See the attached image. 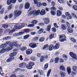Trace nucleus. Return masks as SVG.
Listing matches in <instances>:
<instances>
[{
  "label": "nucleus",
  "instance_id": "obj_1",
  "mask_svg": "<svg viewBox=\"0 0 77 77\" xmlns=\"http://www.w3.org/2000/svg\"><path fill=\"white\" fill-rule=\"evenodd\" d=\"M40 13V10H38L36 11V10H34L33 11H31L30 12L28 13V16H30L32 15H38Z\"/></svg>",
  "mask_w": 77,
  "mask_h": 77
},
{
  "label": "nucleus",
  "instance_id": "obj_2",
  "mask_svg": "<svg viewBox=\"0 0 77 77\" xmlns=\"http://www.w3.org/2000/svg\"><path fill=\"white\" fill-rule=\"evenodd\" d=\"M60 41L62 42L66 41V36L65 35H61L60 36Z\"/></svg>",
  "mask_w": 77,
  "mask_h": 77
},
{
  "label": "nucleus",
  "instance_id": "obj_3",
  "mask_svg": "<svg viewBox=\"0 0 77 77\" xmlns=\"http://www.w3.org/2000/svg\"><path fill=\"white\" fill-rule=\"evenodd\" d=\"M21 14V11H17L16 10L14 12V17H19Z\"/></svg>",
  "mask_w": 77,
  "mask_h": 77
},
{
  "label": "nucleus",
  "instance_id": "obj_4",
  "mask_svg": "<svg viewBox=\"0 0 77 77\" xmlns=\"http://www.w3.org/2000/svg\"><path fill=\"white\" fill-rule=\"evenodd\" d=\"M69 55L73 59L77 60V56L73 52H70Z\"/></svg>",
  "mask_w": 77,
  "mask_h": 77
},
{
  "label": "nucleus",
  "instance_id": "obj_5",
  "mask_svg": "<svg viewBox=\"0 0 77 77\" xmlns=\"http://www.w3.org/2000/svg\"><path fill=\"white\" fill-rule=\"evenodd\" d=\"M13 43L12 42L11 43L10 45L9 46L7 47L6 48V50H7L8 51H9L10 50H12V49L14 47V45H13Z\"/></svg>",
  "mask_w": 77,
  "mask_h": 77
},
{
  "label": "nucleus",
  "instance_id": "obj_6",
  "mask_svg": "<svg viewBox=\"0 0 77 77\" xmlns=\"http://www.w3.org/2000/svg\"><path fill=\"white\" fill-rule=\"evenodd\" d=\"M51 9L52 10L51 11V14L52 15H56V12H55V11L56 10V8L55 7H51Z\"/></svg>",
  "mask_w": 77,
  "mask_h": 77
},
{
  "label": "nucleus",
  "instance_id": "obj_7",
  "mask_svg": "<svg viewBox=\"0 0 77 77\" xmlns=\"http://www.w3.org/2000/svg\"><path fill=\"white\" fill-rule=\"evenodd\" d=\"M12 42L13 47L14 46V47H17V48H20V47L21 46L20 45L18 44V42L14 41Z\"/></svg>",
  "mask_w": 77,
  "mask_h": 77
},
{
  "label": "nucleus",
  "instance_id": "obj_8",
  "mask_svg": "<svg viewBox=\"0 0 77 77\" xmlns=\"http://www.w3.org/2000/svg\"><path fill=\"white\" fill-rule=\"evenodd\" d=\"M16 2V0H8L7 4L8 5H10L12 2V3H15Z\"/></svg>",
  "mask_w": 77,
  "mask_h": 77
},
{
  "label": "nucleus",
  "instance_id": "obj_9",
  "mask_svg": "<svg viewBox=\"0 0 77 77\" xmlns=\"http://www.w3.org/2000/svg\"><path fill=\"white\" fill-rule=\"evenodd\" d=\"M29 46L30 47H31V48H35V47H37L36 44L32 43H30L29 44Z\"/></svg>",
  "mask_w": 77,
  "mask_h": 77
},
{
  "label": "nucleus",
  "instance_id": "obj_10",
  "mask_svg": "<svg viewBox=\"0 0 77 77\" xmlns=\"http://www.w3.org/2000/svg\"><path fill=\"white\" fill-rule=\"evenodd\" d=\"M21 28V26L20 25V24H17L14 26V29L16 30V29H20Z\"/></svg>",
  "mask_w": 77,
  "mask_h": 77
},
{
  "label": "nucleus",
  "instance_id": "obj_11",
  "mask_svg": "<svg viewBox=\"0 0 77 77\" xmlns=\"http://www.w3.org/2000/svg\"><path fill=\"white\" fill-rule=\"evenodd\" d=\"M26 54L29 55L32 53V50L31 49H27L26 51Z\"/></svg>",
  "mask_w": 77,
  "mask_h": 77
},
{
  "label": "nucleus",
  "instance_id": "obj_12",
  "mask_svg": "<svg viewBox=\"0 0 77 77\" xmlns=\"http://www.w3.org/2000/svg\"><path fill=\"white\" fill-rule=\"evenodd\" d=\"M26 66V63H22L19 64V67L21 68H24L25 66Z\"/></svg>",
  "mask_w": 77,
  "mask_h": 77
},
{
  "label": "nucleus",
  "instance_id": "obj_13",
  "mask_svg": "<svg viewBox=\"0 0 77 77\" xmlns=\"http://www.w3.org/2000/svg\"><path fill=\"white\" fill-rule=\"evenodd\" d=\"M48 18H45L44 19L45 23L46 24H48L50 23V20Z\"/></svg>",
  "mask_w": 77,
  "mask_h": 77
},
{
  "label": "nucleus",
  "instance_id": "obj_14",
  "mask_svg": "<svg viewBox=\"0 0 77 77\" xmlns=\"http://www.w3.org/2000/svg\"><path fill=\"white\" fill-rule=\"evenodd\" d=\"M30 7V4L29 2H27L26 3L25 5V8L26 9H29Z\"/></svg>",
  "mask_w": 77,
  "mask_h": 77
},
{
  "label": "nucleus",
  "instance_id": "obj_15",
  "mask_svg": "<svg viewBox=\"0 0 77 77\" xmlns=\"http://www.w3.org/2000/svg\"><path fill=\"white\" fill-rule=\"evenodd\" d=\"M59 46H60V44L59 43H58L56 44L54 47V48L55 49V50H57V49L59 48Z\"/></svg>",
  "mask_w": 77,
  "mask_h": 77
},
{
  "label": "nucleus",
  "instance_id": "obj_16",
  "mask_svg": "<svg viewBox=\"0 0 77 77\" xmlns=\"http://www.w3.org/2000/svg\"><path fill=\"white\" fill-rule=\"evenodd\" d=\"M67 31L69 33H72L73 32L72 29V28L70 27H69L68 28Z\"/></svg>",
  "mask_w": 77,
  "mask_h": 77
},
{
  "label": "nucleus",
  "instance_id": "obj_17",
  "mask_svg": "<svg viewBox=\"0 0 77 77\" xmlns=\"http://www.w3.org/2000/svg\"><path fill=\"white\" fill-rule=\"evenodd\" d=\"M40 13L41 15H44L45 14V10L42 9L41 11L40 12Z\"/></svg>",
  "mask_w": 77,
  "mask_h": 77
},
{
  "label": "nucleus",
  "instance_id": "obj_18",
  "mask_svg": "<svg viewBox=\"0 0 77 77\" xmlns=\"http://www.w3.org/2000/svg\"><path fill=\"white\" fill-rule=\"evenodd\" d=\"M72 69L76 73H77V67L74 66L72 68Z\"/></svg>",
  "mask_w": 77,
  "mask_h": 77
},
{
  "label": "nucleus",
  "instance_id": "obj_19",
  "mask_svg": "<svg viewBox=\"0 0 77 77\" xmlns=\"http://www.w3.org/2000/svg\"><path fill=\"white\" fill-rule=\"evenodd\" d=\"M49 47V45H48L47 44L45 45L44 46L43 50H48V48Z\"/></svg>",
  "mask_w": 77,
  "mask_h": 77
},
{
  "label": "nucleus",
  "instance_id": "obj_20",
  "mask_svg": "<svg viewBox=\"0 0 77 77\" xmlns=\"http://www.w3.org/2000/svg\"><path fill=\"white\" fill-rule=\"evenodd\" d=\"M61 27L62 30H65L66 29V26L65 24L62 25H61Z\"/></svg>",
  "mask_w": 77,
  "mask_h": 77
},
{
  "label": "nucleus",
  "instance_id": "obj_21",
  "mask_svg": "<svg viewBox=\"0 0 77 77\" xmlns=\"http://www.w3.org/2000/svg\"><path fill=\"white\" fill-rule=\"evenodd\" d=\"M57 15L58 17H60L62 15V12L60 10H57Z\"/></svg>",
  "mask_w": 77,
  "mask_h": 77
},
{
  "label": "nucleus",
  "instance_id": "obj_22",
  "mask_svg": "<svg viewBox=\"0 0 77 77\" xmlns=\"http://www.w3.org/2000/svg\"><path fill=\"white\" fill-rule=\"evenodd\" d=\"M53 48H54L53 45H51L49 46V51H51V50H52Z\"/></svg>",
  "mask_w": 77,
  "mask_h": 77
},
{
  "label": "nucleus",
  "instance_id": "obj_23",
  "mask_svg": "<svg viewBox=\"0 0 77 77\" xmlns=\"http://www.w3.org/2000/svg\"><path fill=\"white\" fill-rule=\"evenodd\" d=\"M17 52H13L11 53L10 55V57H12L13 56H16L17 55Z\"/></svg>",
  "mask_w": 77,
  "mask_h": 77
},
{
  "label": "nucleus",
  "instance_id": "obj_24",
  "mask_svg": "<svg viewBox=\"0 0 77 77\" xmlns=\"http://www.w3.org/2000/svg\"><path fill=\"white\" fill-rule=\"evenodd\" d=\"M67 71L68 72V74H70L71 73V68L69 67H68L67 68Z\"/></svg>",
  "mask_w": 77,
  "mask_h": 77
},
{
  "label": "nucleus",
  "instance_id": "obj_25",
  "mask_svg": "<svg viewBox=\"0 0 77 77\" xmlns=\"http://www.w3.org/2000/svg\"><path fill=\"white\" fill-rule=\"evenodd\" d=\"M11 39V37L8 36L3 38L2 40H9V39Z\"/></svg>",
  "mask_w": 77,
  "mask_h": 77
},
{
  "label": "nucleus",
  "instance_id": "obj_26",
  "mask_svg": "<svg viewBox=\"0 0 77 77\" xmlns=\"http://www.w3.org/2000/svg\"><path fill=\"white\" fill-rule=\"evenodd\" d=\"M59 60V57H56L55 59V63H57L58 62Z\"/></svg>",
  "mask_w": 77,
  "mask_h": 77
},
{
  "label": "nucleus",
  "instance_id": "obj_27",
  "mask_svg": "<svg viewBox=\"0 0 77 77\" xmlns=\"http://www.w3.org/2000/svg\"><path fill=\"white\" fill-rule=\"evenodd\" d=\"M60 69L61 70H62V71H65V67L63 66H60Z\"/></svg>",
  "mask_w": 77,
  "mask_h": 77
},
{
  "label": "nucleus",
  "instance_id": "obj_28",
  "mask_svg": "<svg viewBox=\"0 0 77 77\" xmlns=\"http://www.w3.org/2000/svg\"><path fill=\"white\" fill-rule=\"evenodd\" d=\"M15 29H14V28H13V29L11 31H10V29H8V31H10L9 32V34H11L12 33H13V32H15Z\"/></svg>",
  "mask_w": 77,
  "mask_h": 77
},
{
  "label": "nucleus",
  "instance_id": "obj_29",
  "mask_svg": "<svg viewBox=\"0 0 77 77\" xmlns=\"http://www.w3.org/2000/svg\"><path fill=\"white\" fill-rule=\"evenodd\" d=\"M51 29V26L50 25H48L47 27V28L46 29V30L48 32H49L50 30V29Z\"/></svg>",
  "mask_w": 77,
  "mask_h": 77
},
{
  "label": "nucleus",
  "instance_id": "obj_30",
  "mask_svg": "<svg viewBox=\"0 0 77 77\" xmlns=\"http://www.w3.org/2000/svg\"><path fill=\"white\" fill-rule=\"evenodd\" d=\"M45 56H42L40 59V62H42L45 59Z\"/></svg>",
  "mask_w": 77,
  "mask_h": 77
},
{
  "label": "nucleus",
  "instance_id": "obj_31",
  "mask_svg": "<svg viewBox=\"0 0 77 77\" xmlns=\"http://www.w3.org/2000/svg\"><path fill=\"white\" fill-rule=\"evenodd\" d=\"M38 72L39 74H40V75H43V72H42V71L40 70H38Z\"/></svg>",
  "mask_w": 77,
  "mask_h": 77
},
{
  "label": "nucleus",
  "instance_id": "obj_32",
  "mask_svg": "<svg viewBox=\"0 0 77 77\" xmlns=\"http://www.w3.org/2000/svg\"><path fill=\"white\" fill-rule=\"evenodd\" d=\"M44 41V37H41L39 39V41L40 42H42Z\"/></svg>",
  "mask_w": 77,
  "mask_h": 77
},
{
  "label": "nucleus",
  "instance_id": "obj_33",
  "mask_svg": "<svg viewBox=\"0 0 77 77\" xmlns=\"http://www.w3.org/2000/svg\"><path fill=\"white\" fill-rule=\"evenodd\" d=\"M7 45H5V44H3L1 45L0 47L1 48H5L6 47Z\"/></svg>",
  "mask_w": 77,
  "mask_h": 77
},
{
  "label": "nucleus",
  "instance_id": "obj_34",
  "mask_svg": "<svg viewBox=\"0 0 77 77\" xmlns=\"http://www.w3.org/2000/svg\"><path fill=\"white\" fill-rule=\"evenodd\" d=\"M44 29H39V30L38 31V33L39 34H41V33H42V32H43V31Z\"/></svg>",
  "mask_w": 77,
  "mask_h": 77
},
{
  "label": "nucleus",
  "instance_id": "obj_35",
  "mask_svg": "<svg viewBox=\"0 0 77 77\" xmlns=\"http://www.w3.org/2000/svg\"><path fill=\"white\" fill-rule=\"evenodd\" d=\"M48 63L46 64L44 66V70H46V69L48 68Z\"/></svg>",
  "mask_w": 77,
  "mask_h": 77
},
{
  "label": "nucleus",
  "instance_id": "obj_36",
  "mask_svg": "<svg viewBox=\"0 0 77 77\" xmlns=\"http://www.w3.org/2000/svg\"><path fill=\"white\" fill-rule=\"evenodd\" d=\"M29 65L31 66H33L35 65V63L33 62H29Z\"/></svg>",
  "mask_w": 77,
  "mask_h": 77
},
{
  "label": "nucleus",
  "instance_id": "obj_37",
  "mask_svg": "<svg viewBox=\"0 0 77 77\" xmlns=\"http://www.w3.org/2000/svg\"><path fill=\"white\" fill-rule=\"evenodd\" d=\"M29 38V35H25L23 36V39H27L28 38Z\"/></svg>",
  "mask_w": 77,
  "mask_h": 77
},
{
  "label": "nucleus",
  "instance_id": "obj_38",
  "mask_svg": "<svg viewBox=\"0 0 77 77\" xmlns=\"http://www.w3.org/2000/svg\"><path fill=\"white\" fill-rule=\"evenodd\" d=\"M51 69H49L48 72L47 74V77H49V75H50V73H51Z\"/></svg>",
  "mask_w": 77,
  "mask_h": 77
},
{
  "label": "nucleus",
  "instance_id": "obj_39",
  "mask_svg": "<svg viewBox=\"0 0 77 77\" xmlns=\"http://www.w3.org/2000/svg\"><path fill=\"white\" fill-rule=\"evenodd\" d=\"M26 68L28 69H32V66H31L30 65L26 66Z\"/></svg>",
  "mask_w": 77,
  "mask_h": 77
},
{
  "label": "nucleus",
  "instance_id": "obj_40",
  "mask_svg": "<svg viewBox=\"0 0 77 77\" xmlns=\"http://www.w3.org/2000/svg\"><path fill=\"white\" fill-rule=\"evenodd\" d=\"M35 26L34 24H30L28 25V27H33Z\"/></svg>",
  "mask_w": 77,
  "mask_h": 77
},
{
  "label": "nucleus",
  "instance_id": "obj_41",
  "mask_svg": "<svg viewBox=\"0 0 77 77\" xmlns=\"http://www.w3.org/2000/svg\"><path fill=\"white\" fill-rule=\"evenodd\" d=\"M72 17H73L75 18V19H77V16L75 15L74 13H72Z\"/></svg>",
  "mask_w": 77,
  "mask_h": 77
},
{
  "label": "nucleus",
  "instance_id": "obj_42",
  "mask_svg": "<svg viewBox=\"0 0 77 77\" xmlns=\"http://www.w3.org/2000/svg\"><path fill=\"white\" fill-rule=\"evenodd\" d=\"M60 74H61L62 77H65V73L64 72H61L60 73Z\"/></svg>",
  "mask_w": 77,
  "mask_h": 77
},
{
  "label": "nucleus",
  "instance_id": "obj_43",
  "mask_svg": "<svg viewBox=\"0 0 77 77\" xmlns=\"http://www.w3.org/2000/svg\"><path fill=\"white\" fill-rule=\"evenodd\" d=\"M70 39L73 42H76V40L73 38H70Z\"/></svg>",
  "mask_w": 77,
  "mask_h": 77
},
{
  "label": "nucleus",
  "instance_id": "obj_44",
  "mask_svg": "<svg viewBox=\"0 0 77 77\" xmlns=\"http://www.w3.org/2000/svg\"><path fill=\"white\" fill-rule=\"evenodd\" d=\"M13 17V13H11L10 14L8 15L9 18H12Z\"/></svg>",
  "mask_w": 77,
  "mask_h": 77
},
{
  "label": "nucleus",
  "instance_id": "obj_45",
  "mask_svg": "<svg viewBox=\"0 0 77 77\" xmlns=\"http://www.w3.org/2000/svg\"><path fill=\"white\" fill-rule=\"evenodd\" d=\"M2 27H3V28H8V25L5 24L2 25Z\"/></svg>",
  "mask_w": 77,
  "mask_h": 77
},
{
  "label": "nucleus",
  "instance_id": "obj_46",
  "mask_svg": "<svg viewBox=\"0 0 77 77\" xmlns=\"http://www.w3.org/2000/svg\"><path fill=\"white\" fill-rule=\"evenodd\" d=\"M5 52V49H1L0 51V53H3Z\"/></svg>",
  "mask_w": 77,
  "mask_h": 77
},
{
  "label": "nucleus",
  "instance_id": "obj_47",
  "mask_svg": "<svg viewBox=\"0 0 77 77\" xmlns=\"http://www.w3.org/2000/svg\"><path fill=\"white\" fill-rule=\"evenodd\" d=\"M12 58L10 57L7 60V62H11V61H12Z\"/></svg>",
  "mask_w": 77,
  "mask_h": 77
},
{
  "label": "nucleus",
  "instance_id": "obj_48",
  "mask_svg": "<svg viewBox=\"0 0 77 77\" xmlns=\"http://www.w3.org/2000/svg\"><path fill=\"white\" fill-rule=\"evenodd\" d=\"M71 75H72V77H74V75H76V73L73 72H71Z\"/></svg>",
  "mask_w": 77,
  "mask_h": 77
},
{
  "label": "nucleus",
  "instance_id": "obj_49",
  "mask_svg": "<svg viewBox=\"0 0 77 77\" xmlns=\"http://www.w3.org/2000/svg\"><path fill=\"white\" fill-rule=\"evenodd\" d=\"M24 33V32H21L18 33L17 34L18 35H23Z\"/></svg>",
  "mask_w": 77,
  "mask_h": 77
},
{
  "label": "nucleus",
  "instance_id": "obj_50",
  "mask_svg": "<svg viewBox=\"0 0 77 77\" xmlns=\"http://www.w3.org/2000/svg\"><path fill=\"white\" fill-rule=\"evenodd\" d=\"M42 5V4L41 3V2H38L37 4V7H40Z\"/></svg>",
  "mask_w": 77,
  "mask_h": 77
},
{
  "label": "nucleus",
  "instance_id": "obj_51",
  "mask_svg": "<svg viewBox=\"0 0 77 77\" xmlns=\"http://www.w3.org/2000/svg\"><path fill=\"white\" fill-rule=\"evenodd\" d=\"M51 30L53 32H56V29L55 28H52L51 29Z\"/></svg>",
  "mask_w": 77,
  "mask_h": 77
},
{
  "label": "nucleus",
  "instance_id": "obj_52",
  "mask_svg": "<svg viewBox=\"0 0 77 77\" xmlns=\"http://www.w3.org/2000/svg\"><path fill=\"white\" fill-rule=\"evenodd\" d=\"M38 39H39V38L38 37H35L33 38V40L35 41H37Z\"/></svg>",
  "mask_w": 77,
  "mask_h": 77
},
{
  "label": "nucleus",
  "instance_id": "obj_53",
  "mask_svg": "<svg viewBox=\"0 0 77 77\" xmlns=\"http://www.w3.org/2000/svg\"><path fill=\"white\" fill-rule=\"evenodd\" d=\"M31 23L32 24H36V23H37V20H34L31 22Z\"/></svg>",
  "mask_w": 77,
  "mask_h": 77
},
{
  "label": "nucleus",
  "instance_id": "obj_54",
  "mask_svg": "<svg viewBox=\"0 0 77 77\" xmlns=\"http://www.w3.org/2000/svg\"><path fill=\"white\" fill-rule=\"evenodd\" d=\"M30 59L31 60H32V61H35L36 60V58L35 57H32Z\"/></svg>",
  "mask_w": 77,
  "mask_h": 77
},
{
  "label": "nucleus",
  "instance_id": "obj_55",
  "mask_svg": "<svg viewBox=\"0 0 77 77\" xmlns=\"http://www.w3.org/2000/svg\"><path fill=\"white\" fill-rule=\"evenodd\" d=\"M26 49H27V48L26 47H23L21 48V51H24Z\"/></svg>",
  "mask_w": 77,
  "mask_h": 77
},
{
  "label": "nucleus",
  "instance_id": "obj_56",
  "mask_svg": "<svg viewBox=\"0 0 77 77\" xmlns=\"http://www.w3.org/2000/svg\"><path fill=\"white\" fill-rule=\"evenodd\" d=\"M66 26L68 27H70V24L68 22H66Z\"/></svg>",
  "mask_w": 77,
  "mask_h": 77
},
{
  "label": "nucleus",
  "instance_id": "obj_57",
  "mask_svg": "<svg viewBox=\"0 0 77 77\" xmlns=\"http://www.w3.org/2000/svg\"><path fill=\"white\" fill-rule=\"evenodd\" d=\"M23 30L25 32H29L30 31V29H24Z\"/></svg>",
  "mask_w": 77,
  "mask_h": 77
},
{
  "label": "nucleus",
  "instance_id": "obj_58",
  "mask_svg": "<svg viewBox=\"0 0 77 77\" xmlns=\"http://www.w3.org/2000/svg\"><path fill=\"white\" fill-rule=\"evenodd\" d=\"M42 5L44 6H47V3L45 2H43L42 3Z\"/></svg>",
  "mask_w": 77,
  "mask_h": 77
},
{
  "label": "nucleus",
  "instance_id": "obj_59",
  "mask_svg": "<svg viewBox=\"0 0 77 77\" xmlns=\"http://www.w3.org/2000/svg\"><path fill=\"white\" fill-rule=\"evenodd\" d=\"M54 36V34H51L49 37V38L51 39H52L53 38V36Z\"/></svg>",
  "mask_w": 77,
  "mask_h": 77
},
{
  "label": "nucleus",
  "instance_id": "obj_60",
  "mask_svg": "<svg viewBox=\"0 0 77 77\" xmlns=\"http://www.w3.org/2000/svg\"><path fill=\"white\" fill-rule=\"evenodd\" d=\"M66 15L67 17H68V16H69L70 14H69V13L68 12H66Z\"/></svg>",
  "mask_w": 77,
  "mask_h": 77
},
{
  "label": "nucleus",
  "instance_id": "obj_61",
  "mask_svg": "<svg viewBox=\"0 0 77 77\" xmlns=\"http://www.w3.org/2000/svg\"><path fill=\"white\" fill-rule=\"evenodd\" d=\"M73 8L75 11H77V6L76 5L73 6Z\"/></svg>",
  "mask_w": 77,
  "mask_h": 77
},
{
  "label": "nucleus",
  "instance_id": "obj_62",
  "mask_svg": "<svg viewBox=\"0 0 77 77\" xmlns=\"http://www.w3.org/2000/svg\"><path fill=\"white\" fill-rule=\"evenodd\" d=\"M4 12V9H2V10L0 11V14H3V13Z\"/></svg>",
  "mask_w": 77,
  "mask_h": 77
},
{
  "label": "nucleus",
  "instance_id": "obj_63",
  "mask_svg": "<svg viewBox=\"0 0 77 77\" xmlns=\"http://www.w3.org/2000/svg\"><path fill=\"white\" fill-rule=\"evenodd\" d=\"M67 17V20H71L72 18V17L71 16L70 14L69 16H68Z\"/></svg>",
  "mask_w": 77,
  "mask_h": 77
},
{
  "label": "nucleus",
  "instance_id": "obj_64",
  "mask_svg": "<svg viewBox=\"0 0 77 77\" xmlns=\"http://www.w3.org/2000/svg\"><path fill=\"white\" fill-rule=\"evenodd\" d=\"M58 1L60 3H63L64 2L63 0H58Z\"/></svg>",
  "mask_w": 77,
  "mask_h": 77
}]
</instances>
